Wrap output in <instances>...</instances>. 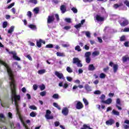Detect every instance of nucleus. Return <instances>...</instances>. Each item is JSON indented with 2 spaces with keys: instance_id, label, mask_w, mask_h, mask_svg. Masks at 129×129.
Returning <instances> with one entry per match:
<instances>
[{
  "instance_id": "obj_41",
  "label": "nucleus",
  "mask_w": 129,
  "mask_h": 129,
  "mask_svg": "<svg viewBox=\"0 0 129 129\" xmlns=\"http://www.w3.org/2000/svg\"><path fill=\"white\" fill-rule=\"evenodd\" d=\"M75 28H76V29H77V30H78V29H80V28H81V24L79 23L78 25H75Z\"/></svg>"
},
{
  "instance_id": "obj_2",
  "label": "nucleus",
  "mask_w": 129,
  "mask_h": 129,
  "mask_svg": "<svg viewBox=\"0 0 129 129\" xmlns=\"http://www.w3.org/2000/svg\"><path fill=\"white\" fill-rule=\"evenodd\" d=\"M10 126L11 128L12 129H20L21 128V124L19 123H14L11 122L10 123Z\"/></svg>"
},
{
  "instance_id": "obj_42",
  "label": "nucleus",
  "mask_w": 129,
  "mask_h": 129,
  "mask_svg": "<svg viewBox=\"0 0 129 129\" xmlns=\"http://www.w3.org/2000/svg\"><path fill=\"white\" fill-rule=\"evenodd\" d=\"M72 11H73V13H74L75 14H77V9H76V8L75 7H73L72 8Z\"/></svg>"
},
{
  "instance_id": "obj_6",
  "label": "nucleus",
  "mask_w": 129,
  "mask_h": 129,
  "mask_svg": "<svg viewBox=\"0 0 129 129\" xmlns=\"http://www.w3.org/2000/svg\"><path fill=\"white\" fill-rule=\"evenodd\" d=\"M58 86H59V87H63L64 89H67V88H68L69 85H68V83H67V82H65L64 84L63 83V82H60L58 84Z\"/></svg>"
},
{
  "instance_id": "obj_18",
  "label": "nucleus",
  "mask_w": 129,
  "mask_h": 129,
  "mask_svg": "<svg viewBox=\"0 0 129 129\" xmlns=\"http://www.w3.org/2000/svg\"><path fill=\"white\" fill-rule=\"evenodd\" d=\"M28 28H30L31 30H37V26L35 25L30 24L28 25Z\"/></svg>"
},
{
  "instance_id": "obj_14",
  "label": "nucleus",
  "mask_w": 129,
  "mask_h": 129,
  "mask_svg": "<svg viewBox=\"0 0 129 129\" xmlns=\"http://www.w3.org/2000/svg\"><path fill=\"white\" fill-rule=\"evenodd\" d=\"M112 102V99L111 98H108L105 101H103V103L105 104H110Z\"/></svg>"
},
{
  "instance_id": "obj_56",
  "label": "nucleus",
  "mask_w": 129,
  "mask_h": 129,
  "mask_svg": "<svg viewBox=\"0 0 129 129\" xmlns=\"http://www.w3.org/2000/svg\"><path fill=\"white\" fill-rule=\"evenodd\" d=\"M45 48H53V44H47L46 45Z\"/></svg>"
},
{
  "instance_id": "obj_32",
  "label": "nucleus",
  "mask_w": 129,
  "mask_h": 129,
  "mask_svg": "<svg viewBox=\"0 0 129 129\" xmlns=\"http://www.w3.org/2000/svg\"><path fill=\"white\" fill-rule=\"evenodd\" d=\"M83 100L85 104V105L87 106V105H88V104H89L88 101H87V100L86 98H83Z\"/></svg>"
},
{
  "instance_id": "obj_53",
  "label": "nucleus",
  "mask_w": 129,
  "mask_h": 129,
  "mask_svg": "<svg viewBox=\"0 0 129 129\" xmlns=\"http://www.w3.org/2000/svg\"><path fill=\"white\" fill-rule=\"evenodd\" d=\"M14 6H15V3H13L11 4H10L8 7V9H12V8H13V7H14Z\"/></svg>"
},
{
  "instance_id": "obj_17",
  "label": "nucleus",
  "mask_w": 129,
  "mask_h": 129,
  "mask_svg": "<svg viewBox=\"0 0 129 129\" xmlns=\"http://www.w3.org/2000/svg\"><path fill=\"white\" fill-rule=\"evenodd\" d=\"M88 70L90 71H93V70H95V67L92 64H90L88 67Z\"/></svg>"
},
{
  "instance_id": "obj_20",
  "label": "nucleus",
  "mask_w": 129,
  "mask_h": 129,
  "mask_svg": "<svg viewBox=\"0 0 129 129\" xmlns=\"http://www.w3.org/2000/svg\"><path fill=\"white\" fill-rule=\"evenodd\" d=\"M14 30H15V26H11L8 31V34H12L13 32H14Z\"/></svg>"
},
{
  "instance_id": "obj_34",
  "label": "nucleus",
  "mask_w": 129,
  "mask_h": 129,
  "mask_svg": "<svg viewBox=\"0 0 129 129\" xmlns=\"http://www.w3.org/2000/svg\"><path fill=\"white\" fill-rule=\"evenodd\" d=\"M67 71L69 72V73H72L73 71L71 69V68L68 67L67 68Z\"/></svg>"
},
{
  "instance_id": "obj_5",
  "label": "nucleus",
  "mask_w": 129,
  "mask_h": 129,
  "mask_svg": "<svg viewBox=\"0 0 129 129\" xmlns=\"http://www.w3.org/2000/svg\"><path fill=\"white\" fill-rule=\"evenodd\" d=\"M50 114H51V111L50 110H47L45 115L46 119H53L54 118V116L50 115Z\"/></svg>"
},
{
  "instance_id": "obj_19",
  "label": "nucleus",
  "mask_w": 129,
  "mask_h": 129,
  "mask_svg": "<svg viewBox=\"0 0 129 129\" xmlns=\"http://www.w3.org/2000/svg\"><path fill=\"white\" fill-rule=\"evenodd\" d=\"M5 120L6 118L5 117V115H4L3 114H0V121L5 122Z\"/></svg>"
},
{
  "instance_id": "obj_9",
  "label": "nucleus",
  "mask_w": 129,
  "mask_h": 129,
  "mask_svg": "<svg viewBox=\"0 0 129 129\" xmlns=\"http://www.w3.org/2000/svg\"><path fill=\"white\" fill-rule=\"evenodd\" d=\"M61 113L63 115H68V113H69V109L67 107H64L61 111Z\"/></svg>"
},
{
  "instance_id": "obj_25",
  "label": "nucleus",
  "mask_w": 129,
  "mask_h": 129,
  "mask_svg": "<svg viewBox=\"0 0 129 129\" xmlns=\"http://www.w3.org/2000/svg\"><path fill=\"white\" fill-rule=\"evenodd\" d=\"M73 61V63L74 64H77L80 61V60H79V58H74Z\"/></svg>"
},
{
  "instance_id": "obj_54",
  "label": "nucleus",
  "mask_w": 129,
  "mask_h": 129,
  "mask_svg": "<svg viewBox=\"0 0 129 129\" xmlns=\"http://www.w3.org/2000/svg\"><path fill=\"white\" fill-rule=\"evenodd\" d=\"M62 47H64V48H67V47H70V44L69 43H67V44H62Z\"/></svg>"
},
{
  "instance_id": "obj_62",
  "label": "nucleus",
  "mask_w": 129,
  "mask_h": 129,
  "mask_svg": "<svg viewBox=\"0 0 129 129\" xmlns=\"http://www.w3.org/2000/svg\"><path fill=\"white\" fill-rule=\"evenodd\" d=\"M11 11L12 13L15 15L16 14V9L15 8H13L11 9Z\"/></svg>"
},
{
  "instance_id": "obj_55",
  "label": "nucleus",
  "mask_w": 129,
  "mask_h": 129,
  "mask_svg": "<svg viewBox=\"0 0 129 129\" xmlns=\"http://www.w3.org/2000/svg\"><path fill=\"white\" fill-rule=\"evenodd\" d=\"M33 88L35 91L37 90L38 89V85L36 84L33 85Z\"/></svg>"
},
{
  "instance_id": "obj_36",
  "label": "nucleus",
  "mask_w": 129,
  "mask_h": 129,
  "mask_svg": "<svg viewBox=\"0 0 129 129\" xmlns=\"http://www.w3.org/2000/svg\"><path fill=\"white\" fill-rule=\"evenodd\" d=\"M123 61L126 62V61H129V57L127 56H123L122 57Z\"/></svg>"
},
{
  "instance_id": "obj_16",
  "label": "nucleus",
  "mask_w": 129,
  "mask_h": 129,
  "mask_svg": "<svg viewBox=\"0 0 129 129\" xmlns=\"http://www.w3.org/2000/svg\"><path fill=\"white\" fill-rule=\"evenodd\" d=\"M60 11H61L62 14H64L66 12V6L65 5H61L60 6Z\"/></svg>"
},
{
  "instance_id": "obj_60",
  "label": "nucleus",
  "mask_w": 129,
  "mask_h": 129,
  "mask_svg": "<svg viewBox=\"0 0 129 129\" xmlns=\"http://www.w3.org/2000/svg\"><path fill=\"white\" fill-rule=\"evenodd\" d=\"M84 49L85 50H88L89 49V46L87 45H85V46L83 47Z\"/></svg>"
},
{
  "instance_id": "obj_27",
  "label": "nucleus",
  "mask_w": 129,
  "mask_h": 129,
  "mask_svg": "<svg viewBox=\"0 0 129 129\" xmlns=\"http://www.w3.org/2000/svg\"><path fill=\"white\" fill-rule=\"evenodd\" d=\"M113 68L114 72V73H115L116 71H117V69H118V66L117 64H114Z\"/></svg>"
},
{
  "instance_id": "obj_23",
  "label": "nucleus",
  "mask_w": 129,
  "mask_h": 129,
  "mask_svg": "<svg viewBox=\"0 0 129 129\" xmlns=\"http://www.w3.org/2000/svg\"><path fill=\"white\" fill-rule=\"evenodd\" d=\"M37 73H38L40 75H42V74L46 73V70L43 69V70H39L37 72Z\"/></svg>"
},
{
  "instance_id": "obj_64",
  "label": "nucleus",
  "mask_w": 129,
  "mask_h": 129,
  "mask_svg": "<svg viewBox=\"0 0 129 129\" xmlns=\"http://www.w3.org/2000/svg\"><path fill=\"white\" fill-rule=\"evenodd\" d=\"M26 57H27V58H28V59H29V60H30V61H32V57H31L30 55H27Z\"/></svg>"
},
{
  "instance_id": "obj_43",
  "label": "nucleus",
  "mask_w": 129,
  "mask_h": 129,
  "mask_svg": "<svg viewBox=\"0 0 129 129\" xmlns=\"http://www.w3.org/2000/svg\"><path fill=\"white\" fill-rule=\"evenodd\" d=\"M7 26H8V22H4L3 24V27L4 28V29L7 28Z\"/></svg>"
},
{
  "instance_id": "obj_15",
  "label": "nucleus",
  "mask_w": 129,
  "mask_h": 129,
  "mask_svg": "<svg viewBox=\"0 0 129 129\" xmlns=\"http://www.w3.org/2000/svg\"><path fill=\"white\" fill-rule=\"evenodd\" d=\"M42 42H43V40L42 39H39L36 41V45L38 48H41L42 47V44H41Z\"/></svg>"
},
{
  "instance_id": "obj_1",
  "label": "nucleus",
  "mask_w": 129,
  "mask_h": 129,
  "mask_svg": "<svg viewBox=\"0 0 129 129\" xmlns=\"http://www.w3.org/2000/svg\"><path fill=\"white\" fill-rule=\"evenodd\" d=\"M118 22L122 27H125L128 24V20L125 18H119Z\"/></svg>"
},
{
  "instance_id": "obj_44",
  "label": "nucleus",
  "mask_w": 129,
  "mask_h": 129,
  "mask_svg": "<svg viewBox=\"0 0 129 129\" xmlns=\"http://www.w3.org/2000/svg\"><path fill=\"white\" fill-rule=\"evenodd\" d=\"M30 109H33V110H37V107L34 105L29 106Z\"/></svg>"
},
{
  "instance_id": "obj_47",
  "label": "nucleus",
  "mask_w": 129,
  "mask_h": 129,
  "mask_svg": "<svg viewBox=\"0 0 129 129\" xmlns=\"http://www.w3.org/2000/svg\"><path fill=\"white\" fill-rule=\"evenodd\" d=\"M46 93H47L46 92V91H42L40 93V95H41V96H45Z\"/></svg>"
},
{
  "instance_id": "obj_61",
  "label": "nucleus",
  "mask_w": 129,
  "mask_h": 129,
  "mask_svg": "<svg viewBox=\"0 0 129 129\" xmlns=\"http://www.w3.org/2000/svg\"><path fill=\"white\" fill-rule=\"evenodd\" d=\"M75 83H77V84H80V80H76L74 81Z\"/></svg>"
},
{
  "instance_id": "obj_57",
  "label": "nucleus",
  "mask_w": 129,
  "mask_h": 129,
  "mask_svg": "<svg viewBox=\"0 0 129 129\" xmlns=\"http://www.w3.org/2000/svg\"><path fill=\"white\" fill-rule=\"evenodd\" d=\"M67 80L69 82H71V81H72V78L70 77H67Z\"/></svg>"
},
{
  "instance_id": "obj_29",
  "label": "nucleus",
  "mask_w": 129,
  "mask_h": 129,
  "mask_svg": "<svg viewBox=\"0 0 129 129\" xmlns=\"http://www.w3.org/2000/svg\"><path fill=\"white\" fill-rule=\"evenodd\" d=\"M112 113L114 115H119V112L116 111L115 110L113 109L112 111Z\"/></svg>"
},
{
  "instance_id": "obj_51",
  "label": "nucleus",
  "mask_w": 129,
  "mask_h": 129,
  "mask_svg": "<svg viewBox=\"0 0 129 129\" xmlns=\"http://www.w3.org/2000/svg\"><path fill=\"white\" fill-rule=\"evenodd\" d=\"M29 3H31L32 4H34V5H36L37 0H29Z\"/></svg>"
},
{
  "instance_id": "obj_4",
  "label": "nucleus",
  "mask_w": 129,
  "mask_h": 129,
  "mask_svg": "<svg viewBox=\"0 0 129 129\" xmlns=\"http://www.w3.org/2000/svg\"><path fill=\"white\" fill-rule=\"evenodd\" d=\"M74 103L76 104V108L77 109H82L83 108V104L79 101H75Z\"/></svg>"
},
{
  "instance_id": "obj_45",
  "label": "nucleus",
  "mask_w": 129,
  "mask_h": 129,
  "mask_svg": "<svg viewBox=\"0 0 129 129\" xmlns=\"http://www.w3.org/2000/svg\"><path fill=\"white\" fill-rule=\"evenodd\" d=\"M64 21L66 22L67 23H71V19L70 18H65L64 19Z\"/></svg>"
},
{
  "instance_id": "obj_58",
  "label": "nucleus",
  "mask_w": 129,
  "mask_h": 129,
  "mask_svg": "<svg viewBox=\"0 0 129 129\" xmlns=\"http://www.w3.org/2000/svg\"><path fill=\"white\" fill-rule=\"evenodd\" d=\"M94 94H101V92L99 90H96L94 92Z\"/></svg>"
},
{
  "instance_id": "obj_33",
  "label": "nucleus",
  "mask_w": 129,
  "mask_h": 129,
  "mask_svg": "<svg viewBox=\"0 0 129 129\" xmlns=\"http://www.w3.org/2000/svg\"><path fill=\"white\" fill-rule=\"evenodd\" d=\"M30 115L32 117H35L36 115H37V113L35 112H32L30 113Z\"/></svg>"
},
{
  "instance_id": "obj_10",
  "label": "nucleus",
  "mask_w": 129,
  "mask_h": 129,
  "mask_svg": "<svg viewBox=\"0 0 129 129\" xmlns=\"http://www.w3.org/2000/svg\"><path fill=\"white\" fill-rule=\"evenodd\" d=\"M95 20H96L97 22H103V21H104V18L101 17L100 15H97L95 17Z\"/></svg>"
},
{
  "instance_id": "obj_49",
  "label": "nucleus",
  "mask_w": 129,
  "mask_h": 129,
  "mask_svg": "<svg viewBox=\"0 0 129 129\" xmlns=\"http://www.w3.org/2000/svg\"><path fill=\"white\" fill-rule=\"evenodd\" d=\"M85 34L88 38H90V32L89 31H86Z\"/></svg>"
},
{
  "instance_id": "obj_50",
  "label": "nucleus",
  "mask_w": 129,
  "mask_h": 129,
  "mask_svg": "<svg viewBox=\"0 0 129 129\" xmlns=\"http://www.w3.org/2000/svg\"><path fill=\"white\" fill-rule=\"evenodd\" d=\"M77 66L78 67H82L83 65L82 63H81V61H79L77 63Z\"/></svg>"
},
{
  "instance_id": "obj_22",
  "label": "nucleus",
  "mask_w": 129,
  "mask_h": 129,
  "mask_svg": "<svg viewBox=\"0 0 129 129\" xmlns=\"http://www.w3.org/2000/svg\"><path fill=\"white\" fill-rule=\"evenodd\" d=\"M56 55L57 57H65V53L63 52H56Z\"/></svg>"
},
{
  "instance_id": "obj_31",
  "label": "nucleus",
  "mask_w": 129,
  "mask_h": 129,
  "mask_svg": "<svg viewBox=\"0 0 129 129\" xmlns=\"http://www.w3.org/2000/svg\"><path fill=\"white\" fill-rule=\"evenodd\" d=\"M53 106H54V107H56V108H57V109H59V110H61V107H59V105H58V104H57L56 103H53Z\"/></svg>"
},
{
  "instance_id": "obj_40",
  "label": "nucleus",
  "mask_w": 129,
  "mask_h": 129,
  "mask_svg": "<svg viewBox=\"0 0 129 129\" xmlns=\"http://www.w3.org/2000/svg\"><path fill=\"white\" fill-rule=\"evenodd\" d=\"M27 16H28V18H32V12L31 11L27 12Z\"/></svg>"
},
{
  "instance_id": "obj_37",
  "label": "nucleus",
  "mask_w": 129,
  "mask_h": 129,
  "mask_svg": "<svg viewBox=\"0 0 129 129\" xmlns=\"http://www.w3.org/2000/svg\"><path fill=\"white\" fill-rule=\"evenodd\" d=\"M112 19L113 20H119V16H118V15H113L112 16Z\"/></svg>"
},
{
  "instance_id": "obj_52",
  "label": "nucleus",
  "mask_w": 129,
  "mask_h": 129,
  "mask_svg": "<svg viewBox=\"0 0 129 129\" xmlns=\"http://www.w3.org/2000/svg\"><path fill=\"white\" fill-rule=\"evenodd\" d=\"M64 30H70L71 29V26H66L64 27H63Z\"/></svg>"
},
{
  "instance_id": "obj_24",
  "label": "nucleus",
  "mask_w": 129,
  "mask_h": 129,
  "mask_svg": "<svg viewBox=\"0 0 129 129\" xmlns=\"http://www.w3.org/2000/svg\"><path fill=\"white\" fill-rule=\"evenodd\" d=\"M100 52L98 51H94L92 53V56L93 57H95L96 56H98V55H99Z\"/></svg>"
},
{
  "instance_id": "obj_3",
  "label": "nucleus",
  "mask_w": 129,
  "mask_h": 129,
  "mask_svg": "<svg viewBox=\"0 0 129 129\" xmlns=\"http://www.w3.org/2000/svg\"><path fill=\"white\" fill-rule=\"evenodd\" d=\"M90 56H91V52L90 51H87L85 53V57L86 58V63H90V61H91Z\"/></svg>"
},
{
  "instance_id": "obj_12",
  "label": "nucleus",
  "mask_w": 129,
  "mask_h": 129,
  "mask_svg": "<svg viewBox=\"0 0 129 129\" xmlns=\"http://www.w3.org/2000/svg\"><path fill=\"white\" fill-rule=\"evenodd\" d=\"M122 3H123L122 0H120L119 4H116L115 5H114V6H113L114 9H117V8H119V7H122V6L123 5Z\"/></svg>"
},
{
  "instance_id": "obj_26",
  "label": "nucleus",
  "mask_w": 129,
  "mask_h": 129,
  "mask_svg": "<svg viewBox=\"0 0 129 129\" xmlns=\"http://www.w3.org/2000/svg\"><path fill=\"white\" fill-rule=\"evenodd\" d=\"M75 50L76 51H77L78 52H81V51H82V49H81V48L80 47V46H79V45H77L75 47Z\"/></svg>"
},
{
  "instance_id": "obj_21",
  "label": "nucleus",
  "mask_w": 129,
  "mask_h": 129,
  "mask_svg": "<svg viewBox=\"0 0 129 129\" xmlns=\"http://www.w3.org/2000/svg\"><path fill=\"white\" fill-rule=\"evenodd\" d=\"M85 89L88 92L91 91V87L90 86H89V85H86L85 86Z\"/></svg>"
},
{
  "instance_id": "obj_59",
  "label": "nucleus",
  "mask_w": 129,
  "mask_h": 129,
  "mask_svg": "<svg viewBox=\"0 0 129 129\" xmlns=\"http://www.w3.org/2000/svg\"><path fill=\"white\" fill-rule=\"evenodd\" d=\"M124 3L125 4V5H126V6L127 7H128V8H129V2H128V1L125 0V1L124 2Z\"/></svg>"
},
{
  "instance_id": "obj_46",
  "label": "nucleus",
  "mask_w": 129,
  "mask_h": 129,
  "mask_svg": "<svg viewBox=\"0 0 129 129\" xmlns=\"http://www.w3.org/2000/svg\"><path fill=\"white\" fill-rule=\"evenodd\" d=\"M105 74L103 73H101L100 74V78L103 79V78H105Z\"/></svg>"
},
{
  "instance_id": "obj_28",
  "label": "nucleus",
  "mask_w": 129,
  "mask_h": 129,
  "mask_svg": "<svg viewBox=\"0 0 129 129\" xmlns=\"http://www.w3.org/2000/svg\"><path fill=\"white\" fill-rule=\"evenodd\" d=\"M39 11H40V9L38 7L34 8L33 10V12L36 15L39 14Z\"/></svg>"
},
{
  "instance_id": "obj_63",
  "label": "nucleus",
  "mask_w": 129,
  "mask_h": 129,
  "mask_svg": "<svg viewBox=\"0 0 129 129\" xmlns=\"http://www.w3.org/2000/svg\"><path fill=\"white\" fill-rule=\"evenodd\" d=\"M54 124L55 126H58L59 124H60V123L59 122V121H55L54 122Z\"/></svg>"
},
{
  "instance_id": "obj_11",
  "label": "nucleus",
  "mask_w": 129,
  "mask_h": 129,
  "mask_svg": "<svg viewBox=\"0 0 129 129\" xmlns=\"http://www.w3.org/2000/svg\"><path fill=\"white\" fill-rule=\"evenodd\" d=\"M54 15L49 16L47 19V24H51L52 22H54Z\"/></svg>"
},
{
  "instance_id": "obj_38",
  "label": "nucleus",
  "mask_w": 129,
  "mask_h": 129,
  "mask_svg": "<svg viewBox=\"0 0 129 129\" xmlns=\"http://www.w3.org/2000/svg\"><path fill=\"white\" fill-rule=\"evenodd\" d=\"M52 97L54 99H58L59 98V95L58 94H53V95L52 96Z\"/></svg>"
},
{
  "instance_id": "obj_35",
  "label": "nucleus",
  "mask_w": 129,
  "mask_h": 129,
  "mask_svg": "<svg viewBox=\"0 0 129 129\" xmlns=\"http://www.w3.org/2000/svg\"><path fill=\"white\" fill-rule=\"evenodd\" d=\"M100 98L101 100V102H102V103H103V101H105L104 99L105 98V95H104V94L102 95Z\"/></svg>"
},
{
  "instance_id": "obj_30",
  "label": "nucleus",
  "mask_w": 129,
  "mask_h": 129,
  "mask_svg": "<svg viewBox=\"0 0 129 129\" xmlns=\"http://www.w3.org/2000/svg\"><path fill=\"white\" fill-rule=\"evenodd\" d=\"M39 88H40V89L41 91H43V90H44V89L45 88V85L42 84V85L39 86Z\"/></svg>"
},
{
  "instance_id": "obj_13",
  "label": "nucleus",
  "mask_w": 129,
  "mask_h": 129,
  "mask_svg": "<svg viewBox=\"0 0 129 129\" xmlns=\"http://www.w3.org/2000/svg\"><path fill=\"white\" fill-rule=\"evenodd\" d=\"M114 123V120L112 119H110L106 121V124L107 125H111V124H113Z\"/></svg>"
},
{
  "instance_id": "obj_48",
  "label": "nucleus",
  "mask_w": 129,
  "mask_h": 129,
  "mask_svg": "<svg viewBox=\"0 0 129 129\" xmlns=\"http://www.w3.org/2000/svg\"><path fill=\"white\" fill-rule=\"evenodd\" d=\"M121 32H129V28L126 27L124 28V29H122Z\"/></svg>"
},
{
  "instance_id": "obj_39",
  "label": "nucleus",
  "mask_w": 129,
  "mask_h": 129,
  "mask_svg": "<svg viewBox=\"0 0 129 129\" xmlns=\"http://www.w3.org/2000/svg\"><path fill=\"white\" fill-rule=\"evenodd\" d=\"M120 41L121 42H122L123 41H125V36L122 35L120 38Z\"/></svg>"
},
{
  "instance_id": "obj_7",
  "label": "nucleus",
  "mask_w": 129,
  "mask_h": 129,
  "mask_svg": "<svg viewBox=\"0 0 129 129\" xmlns=\"http://www.w3.org/2000/svg\"><path fill=\"white\" fill-rule=\"evenodd\" d=\"M10 54H12L13 55V58L15 59V60H17V61H21V58L19 57L17 55V53L15 51H11L9 52Z\"/></svg>"
},
{
  "instance_id": "obj_8",
  "label": "nucleus",
  "mask_w": 129,
  "mask_h": 129,
  "mask_svg": "<svg viewBox=\"0 0 129 129\" xmlns=\"http://www.w3.org/2000/svg\"><path fill=\"white\" fill-rule=\"evenodd\" d=\"M55 75L59 78V79H64L65 78H64V76L63 75V74L61 73H59L57 71H56L55 72Z\"/></svg>"
}]
</instances>
